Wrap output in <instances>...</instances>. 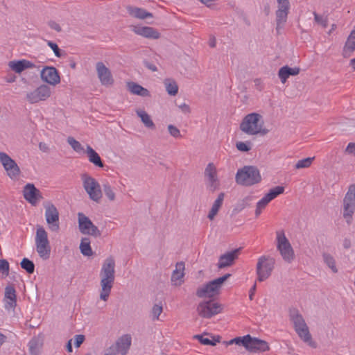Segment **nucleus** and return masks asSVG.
Masks as SVG:
<instances>
[{"label":"nucleus","instance_id":"f257e3e1","mask_svg":"<svg viewBox=\"0 0 355 355\" xmlns=\"http://www.w3.org/2000/svg\"><path fill=\"white\" fill-rule=\"evenodd\" d=\"M101 292L100 298L107 301L115 278V261L112 257H107L103 262L101 272Z\"/></svg>","mask_w":355,"mask_h":355},{"label":"nucleus","instance_id":"f03ea898","mask_svg":"<svg viewBox=\"0 0 355 355\" xmlns=\"http://www.w3.org/2000/svg\"><path fill=\"white\" fill-rule=\"evenodd\" d=\"M289 318L298 336L311 347H315V343L312 340L309 327L297 309H289Z\"/></svg>","mask_w":355,"mask_h":355},{"label":"nucleus","instance_id":"7ed1b4c3","mask_svg":"<svg viewBox=\"0 0 355 355\" xmlns=\"http://www.w3.org/2000/svg\"><path fill=\"white\" fill-rule=\"evenodd\" d=\"M238 184L250 187L261 181L259 169L254 166H245L239 169L235 176Z\"/></svg>","mask_w":355,"mask_h":355},{"label":"nucleus","instance_id":"20e7f679","mask_svg":"<svg viewBox=\"0 0 355 355\" xmlns=\"http://www.w3.org/2000/svg\"><path fill=\"white\" fill-rule=\"evenodd\" d=\"M262 116L258 113H251L246 115L240 124V129L249 135H254L262 132L266 134V130H262Z\"/></svg>","mask_w":355,"mask_h":355},{"label":"nucleus","instance_id":"39448f33","mask_svg":"<svg viewBox=\"0 0 355 355\" xmlns=\"http://www.w3.org/2000/svg\"><path fill=\"white\" fill-rule=\"evenodd\" d=\"M231 276L227 273L223 277L215 279L209 282L206 284L199 287L196 291V295L198 297H213L218 295L223 284Z\"/></svg>","mask_w":355,"mask_h":355},{"label":"nucleus","instance_id":"423d86ee","mask_svg":"<svg viewBox=\"0 0 355 355\" xmlns=\"http://www.w3.org/2000/svg\"><path fill=\"white\" fill-rule=\"evenodd\" d=\"M275 259L270 256H261L258 259L256 266L257 280L263 282L270 275L275 268Z\"/></svg>","mask_w":355,"mask_h":355},{"label":"nucleus","instance_id":"0eeeda50","mask_svg":"<svg viewBox=\"0 0 355 355\" xmlns=\"http://www.w3.org/2000/svg\"><path fill=\"white\" fill-rule=\"evenodd\" d=\"M81 180L83 181V186L89 195V198L94 202H98L103 196L99 183L87 173L82 174Z\"/></svg>","mask_w":355,"mask_h":355},{"label":"nucleus","instance_id":"6e6552de","mask_svg":"<svg viewBox=\"0 0 355 355\" xmlns=\"http://www.w3.org/2000/svg\"><path fill=\"white\" fill-rule=\"evenodd\" d=\"M277 249L279 250L282 259L291 263L294 259V250L288 241L283 231H277Z\"/></svg>","mask_w":355,"mask_h":355},{"label":"nucleus","instance_id":"1a4fd4ad","mask_svg":"<svg viewBox=\"0 0 355 355\" xmlns=\"http://www.w3.org/2000/svg\"><path fill=\"white\" fill-rule=\"evenodd\" d=\"M355 211V184H350L343 199V217L348 224L351 223Z\"/></svg>","mask_w":355,"mask_h":355},{"label":"nucleus","instance_id":"9d476101","mask_svg":"<svg viewBox=\"0 0 355 355\" xmlns=\"http://www.w3.org/2000/svg\"><path fill=\"white\" fill-rule=\"evenodd\" d=\"M223 310L222 304L214 300L202 301L197 306L198 315L204 318H211L220 313Z\"/></svg>","mask_w":355,"mask_h":355},{"label":"nucleus","instance_id":"9b49d317","mask_svg":"<svg viewBox=\"0 0 355 355\" xmlns=\"http://www.w3.org/2000/svg\"><path fill=\"white\" fill-rule=\"evenodd\" d=\"M277 10L275 12L276 15V31L277 33H280L287 21L288 15L291 8L288 0H277Z\"/></svg>","mask_w":355,"mask_h":355},{"label":"nucleus","instance_id":"f8f14e48","mask_svg":"<svg viewBox=\"0 0 355 355\" xmlns=\"http://www.w3.org/2000/svg\"><path fill=\"white\" fill-rule=\"evenodd\" d=\"M78 218L79 230L81 233L89 234L95 237H98L101 235L98 227L84 214L79 212L78 214Z\"/></svg>","mask_w":355,"mask_h":355},{"label":"nucleus","instance_id":"ddd939ff","mask_svg":"<svg viewBox=\"0 0 355 355\" xmlns=\"http://www.w3.org/2000/svg\"><path fill=\"white\" fill-rule=\"evenodd\" d=\"M44 207L45 218L49 230L52 232H58L60 230L59 211L58 209L51 203H48Z\"/></svg>","mask_w":355,"mask_h":355},{"label":"nucleus","instance_id":"4468645a","mask_svg":"<svg viewBox=\"0 0 355 355\" xmlns=\"http://www.w3.org/2000/svg\"><path fill=\"white\" fill-rule=\"evenodd\" d=\"M51 91L46 85H42L33 92L26 94V100L31 104L37 103L42 101H46L50 97Z\"/></svg>","mask_w":355,"mask_h":355},{"label":"nucleus","instance_id":"2eb2a0df","mask_svg":"<svg viewBox=\"0 0 355 355\" xmlns=\"http://www.w3.org/2000/svg\"><path fill=\"white\" fill-rule=\"evenodd\" d=\"M0 161L10 178H15L19 175L20 173L19 166L15 160H13L6 153L3 152L0 153Z\"/></svg>","mask_w":355,"mask_h":355},{"label":"nucleus","instance_id":"dca6fc26","mask_svg":"<svg viewBox=\"0 0 355 355\" xmlns=\"http://www.w3.org/2000/svg\"><path fill=\"white\" fill-rule=\"evenodd\" d=\"M96 70L101 83L104 86H111L114 84V78L110 70L102 62L96 64Z\"/></svg>","mask_w":355,"mask_h":355},{"label":"nucleus","instance_id":"f3484780","mask_svg":"<svg viewBox=\"0 0 355 355\" xmlns=\"http://www.w3.org/2000/svg\"><path fill=\"white\" fill-rule=\"evenodd\" d=\"M40 76L43 81L51 85H56L60 82L58 71L54 67H45L41 71Z\"/></svg>","mask_w":355,"mask_h":355},{"label":"nucleus","instance_id":"a211bd4d","mask_svg":"<svg viewBox=\"0 0 355 355\" xmlns=\"http://www.w3.org/2000/svg\"><path fill=\"white\" fill-rule=\"evenodd\" d=\"M205 177L207 178L208 185L212 191L218 189L219 180L216 168L213 163H209L205 170Z\"/></svg>","mask_w":355,"mask_h":355},{"label":"nucleus","instance_id":"6ab92c4d","mask_svg":"<svg viewBox=\"0 0 355 355\" xmlns=\"http://www.w3.org/2000/svg\"><path fill=\"white\" fill-rule=\"evenodd\" d=\"M23 193L24 198L33 205L42 198L40 190L33 184H27L24 188Z\"/></svg>","mask_w":355,"mask_h":355},{"label":"nucleus","instance_id":"aec40b11","mask_svg":"<svg viewBox=\"0 0 355 355\" xmlns=\"http://www.w3.org/2000/svg\"><path fill=\"white\" fill-rule=\"evenodd\" d=\"M245 349L250 352H263L269 350V346L265 340L252 338L250 335V339L248 341V346Z\"/></svg>","mask_w":355,"mask_h":355},{"label":"nucleus","instance_id":"412c9836","mask_svg":"<svg viewBox=\"0 0 355 355\" xmlns=\"http://www.w3.org/2000/svg\"><path fill=\"white\" fill-rule=\"evenodd\" d=\"M132 31L137 35L148 39L157 40L160 37L159 32L150 26H134Z\"/></svg>","mask_w":355,"mask_h":355},{"label":"nucleus","instance_id":"4be33fe9","mask_svg":"<svg viewBox=\"0 0 355 355\" xmlns=\"http://www.w3.org/2000/svg\"><path fill=\"white\" fill-rule=\"evenodd\" d=\"M239 250V249H235L224 254H222L219 257V261L217 264L218 268H224L225 267L232 266L234 263L235 259H237Z\"/></svg>","mask_w":355,"mask_h":355},{"label":"nucleus","instance_id":"5701e85b","mask_svg":"<svg viewBox=\"0 0 355 355\" xmlns=\"http://www.w3.org/2000/svg\"><path fill=\"white\" fill-rule=\"evenodd\" d=\"M16 291L12 286H8L5 288V308L14 309L17 305Z\"/></svg>","mask_w":355,"mask_h":355},{"label":"nucleus","instance_id":"b1692460","mask_svg":"<svg viewBox=\"0 0 355 355\" xmlns=\"http://www.w3.org/2000/svg\"><path fill=\"white\" fill-rule=\"evenodd\" d=\"M131 345V337L130 335L125 334L119 338L114 345L117 350V354L126 355Z\"/></svg>","mask_w":355,"mask_h":355},{"label":"nucleus","instance_id":"393cba45","mask_svg":"<svg viewBox=\"0 0 355 355\" xmlns=\"http://www.w3.org/2000/svg\"><path fill=\"white\" fill-rule=\"evenodd\" d=\"M300 69L299 67L291 68L285 65L279 69L278 76L282 83L284 84L291 76H297L300 73Z\"/></svg>","mask_w":355,"mask_h":355},{"label":"nucleus","instance_id":"a878e982","mask_svg":"<svg viewBox=\"0 0 355 355\" xmlns=\"http://www.w3.org/2000/svg\"><path fill=\"white\" fill-rule=\"evenodd\" d=\"M9 67L17 73H21L26 69L33 68L34 64L26 60H21L17 61H10L8 63Z\"/></svg>","mask_w":355,"mask_h":355},{"label":"nucleus","instance_id":"bb28decb","mask_svg":"<svg viewBox=\"0 0 355 355\" xmlns=\"http://www.w3.org/2000/svg\"><path fill=\"white\" fill-rule=\"evenodd\" d=\"M355 51V29L348 36L343 50V55L349 58Z\"/></svg>","mask_w":355,"mask_h":355},{"label":"nucleus","instance_id":"cd10ccee","mask_svg":"<svg viewBox=\"0 0 355 355\" xmlns=\"http://www.w3.org/2000/svg\"><path fill=\"white\" fill-rule=\"evenodd\" d=\"M184 263L182 261L178 262L175 265V269L171 275V282L175 286H180L182 284L181 279L183 278L184 273Z\"/></svg>","mask_w":355,"mask_h":355},{"label":"nucleus","instance_id":"c85d7f7f","mask_svg":"<svg viewBox=\"0 0 355 355\" xmlns=\"http://www.w3.org/2000/svg\"><path fill=\"white\" fill-rule=\"evenodd\" d=\"M89 161L92 163L94 166L103 168L104 164L99 156V155L90 146H87L86 149Z\"/></svg>","mask_w":355,"mask_h":355},{"label":"nucleus","instance_id":"c756f323","mask_svg":"<svg viewBox=\"0 0 355 355\" xmlns=\"http://www.w3.org/2000/svg\"><path fill=\"white\" fill-rule=\"evenodd\" d=\"M128 13L137 19H144L148 17H152L153 14L147 12L146 10L137 7L128 6L127 8Z\"/></svg>","mask_w":355,"mask_h":355},{"label":"nucleus","instance_id":"7c9ffc66","mask_svg":"<svg viewBox=\"0 0 355 355\" xmlns=\"http://www.w3.org/2000/svg\"><path fill=\"white\" fill-rule=\"evenodd\" d=\"M136 113L137 116L141 118L142 123L146 128L152 130L155 128V125L151 119L150 115L147 114L144 110H136Z\"/></svg>","mask_w":355,"mask_h":355},{"label":"nucleus","instance_id":"2f4dec72","mask_svg":"<svg viewBox=\"0 0 355 355\" xmlns=\"http://www.w3.org/2000/svg\"><path fill=\"white\" fill-rule=\"evenodd\" d=\"M49 243V241L46 231L42 226L38 225L35 234V245Z\"/></svg>","mask_w":355,"mask_h":355},{"label":"nucleus","instance_id":"473e14b6","mask_svg":"<svg viewBox=\"0 0 355 355\" xmlns=\"http://www.w3.org/2000/svg\"><path fill=\"white\" fill-rule=\"evenodd\" d=\"M205 335H208L207 334H204L201 335H194L193 338L198 340L201 344L204 345H211L215 346L218 343L220 342V337L218 336L216 338L215 336L212 337V340L209 339L208 338H205Z\"/></svg>","mask_w":355,"mask_h":355},{"label":"nucleus","instance_id":"72a5a7b5","mask_svg":"<svg viewBox=\"0 0 355 355\" xmlns=\"http://www.w3.org/2000/svg\"><path fill=\"white\" fill-rule=\"evenodd\" d=\"M164 84L167 93L171 96H175L178 92V86L174 80L166 78Z\"/></svg>","mask_w":355,"mask_h":355},{"label":"nucleus","instance_id":"f704fd0d","mask_svg":"<svg viewBox=\"0 0 355 355\" xmlns=\"http://www.w3.org/2000/svg\"><path fill=\"white\" fill-rule=\"evenodd\" d=\"M36 250L41 258L46 259L50 256L51 246L49 243L36 244Z\"/></svg>","mask_w":355,"mask_h":355},{"label":"nucleus","instance_id":"c9c22d12","mask_svg":"<svg viewBox=\"0 0 355 355\" xmlns=\"http://www.w3.org/2000/svg\"><path fill=\"white\" fill-rule=\"evenodd\" d=\"M81 253L85 256H91L93 254L90 246V240L88 238H83L80 244Z\"/></svg>","mask_w":355,"mask_h":355},{"label":"nucleus","instance_id":"e433bc0d","mask_svg":"<svg viewBox=\"0 0 355 355\" xmlns=\"http://www.w3.org/2000/svg\"><path fill=\"white\" fill-rule=\"evenodd\" d=\"M322 258L324 263L331 270V271L334 273L338 272L337 267L336 266L335 259L332 255L329 253H323Z\"/></svg>","mask_w":355,"mask_h":355},{"label":"nucleus","instance_id":"4c0bfd02","mask_svg":"<svg viewBox=\"0 0 355 355\" xmlns=\"http://www.w3.org/2000/svg\"><path fill=\"white\" fill-rule=\"evenodd\" d=\"M250 339V335L248 334L246 336H244L243 337H236L235 338H233L229 341L224 342V343L227 346L233 344L242 345L245 348L248 346V341Z\"/></svg>","mask_w":355,"mask_h":355},{"label":"nucleus","instance_id":"58836bf2","mask_svg":"<svg viewBox=\"0 0 355 355\" xmlns=\"http://www.w3.org/2000/svg\"><path fill=\"white\" fill-rule=\"evenodd\" d=\"M284 191V187L282 186H277L272 189H271L268 193L265 195V196L271 201L275 199L279 195L283 193Z\"/></svg>","mask_w":355,"mask_h":355},{"label":"nucleus","instance_id":"ea45409f","mask_svg":"<svg viewBox=\"0 0 355 355\" xmlns=\"http://www.w3.org/2000/svg\"><path fill=\"white\" fill-rule=\"evenodd\" d=\"M21 267L25 270L28 274H33L35 270L34 263L28 258H24L21 263Z\"/></svg>","mask_w":355,"mask_h":355},{"label":"nucleus","instance_id":"a19ab883","mask_svg":"<svg viewBox=\"0 0 355 355\" xmlns=\"http://www.w3.org/2000/svg\"><path fill=\"white\" fill-rule=\"evenodd\" d=\"M313 159L314 157L300 159L296 163L295 167L296 169L308 168L311 165Z\"/></svg>","mask_w":355,"mask_h":355},{"label":"nucleus","instance_id":"79ce46f5","mask_svg":"<svg viewBox=\"0 0 355 355\" xmlns=\"http://www.w3.org/2000/svg\"><path fill=\"white\" fill-rule=\"evenodd\" d=\"M103 189L105 195L107 197V198L111 201L114 200L115 193L107 182L103 183Z\"/></svg>","mask_w":355,"mask_h":355},{"label":"nucleus","instance_id":"37998d69","mask_svg":"<svg viewBox=\"0 0 355 355\" xmlns=\"http://www.w3.org/2000/svg\"><path fill=\"white\" fill-rule=\"evenodd\" d=\"M163 311V307L161 304H155L152 308L151 310V316L153 320H157L159 319V316Z\"/></svg>","mask_w":355,"mask_h":355},{"label":"nucleus","instance_id":"c03bdc74","mask_svg":"<svg viewBox=\"0 0 355 355\" xmlns=\"http://www.w3.org/2000/svg\"><path fill=\"white\" fill-rule=\"evenodd\" d=\"M67 142L75 151L78 153L83 150V147L81 144L73 137H69L67 138Z\"/></svg>","mask_w":355,"mask_h":355},{"label":"nucleus","instance_id":"a18cd8bd","mask_svg":"<svg viewBox=\"0 0 355 355\" xmlns=\"http://www.w3.org/2000/svg\"><path fill=\"white\" fill-rule=\"evenodd\" d=\"M315 21L322 26L323 28H326L328 26L327 17L318 15L317 12H313Z\"/></svg>","mask_w":355,"mask_h":355},{"label":"nucleus","instance_id":"49530a36","mask_svg":"<svg viewBox=\"0 0 355 355\" xmlns=\"http://www.w3.org/2000/svg\"><path fill=\"white\" fill-rule=\"evenodd\" d=\"M29 351L32 355H37L39 352V343L37 339H32L28 343Z\"/></svg>","mask_w":355,"mask_h":355},{"label":"nucleus","instance_id":"de8ad7c7","mask_svg":"<svg viewBox=\"0 0 355 355\" xmlns=\"http://www.w3.org/2000/svg\"><path fill=\"white\" fill-rule=\"evenodd\" d=\"M127 87L128 90L133 94L138 95L140 89L143 87L141 85L134 83V82H128L127 83Z\"/></svg>","mask_w":355,"mask_h":355},{"label":"nucleus","instance_id":"09e8293b","mask_svg":"<svg viewBox=\"0 0 355 355\" xmlns=\"http://www.w3.org/2000/svg\"><path fill=\"white\" fill-rule=\"evenodd\" d=\"M250 141H239L236 144V148L241 152H248L251 149Z\"/></svg>","mask_w":355,"mask_h":355},{"label":"nucleus","instance_id":"8fccbe9b","mask_svg":"<svg viewBox=\"0 0 355 355\" xmlns=\"http://www.w3.org/2000/svg\"><path fill=\"white\" fill-rule=\"evenodd\" d=\"M168 130L169 134L175 138H180L182 137L180 130L176 126H175L173 125H171V124L168 125Z\"/></svg>","mask_w":355,"mask_h":355},{"label":"nucleus","instance_id":"3c124183","mask_svg":"<svg viewBox=\"0 0 355 355\" xmlns=\"http://www.w3.org/2000/svg\"><path fill=\"white\" fill-rule=\"evenodd\" d=\"M0 272H2L3 275H8L9 263L6 259H0Z\"/></svg>","mask_w":355,"mask_h":355},{"label":"nucleus","instance_id":"603ef678","mask_svg":"<svg viewBox=\"0 0 355 355\" xmlns=\"http://www.w3.org/2000/svg\"><path fill=\"white\" fill-rule=\"evenodd\" d=\"M47 45L53 51L56 57L61 58L62 56L61 50L59 49L57 44L53 42L52 41H47Z\"/></svg>","mask_w":355,"mask_h":355},{"label":"nucleus","instance_id":"864d4df0","mask_svg":"<svg viewBox=\"0 0 355 355\" xmlns=\"http://www.w3.org/2000/svg\"><path fill=\"white\" fill-rule=\"evenodd\" d=\"M224 196H225V193H219V195L218 196V198L214 201V204L212 205V207L219 210V209L220 208V207H221V205L223 204V200H224Z\"/></svg>","mask_w":355,"mask_h":355},{"label":"nucleus","instance_id":"5fc2aeb1","mask_svg":"<svg viewBox=\"0 0 355 355\" xmlns=\"http://www.w3.org/2000/svg\"><path fill=\"white\" fill-rule=\"evenodd\" d=\"M48 25L51 28V29H53L55 31H56L57 32L60 33L62 31V28L61 26H60L59 24H58L56 21H53V20H51L48 22Z\"/></svg>","mask_w":355,"mask_h":355},{"label":"nucleus","instance_id":"6e6d98bb","mask_svg":"<svg viewBox=\"0 0 355 355\" xmlns=\"http://www.w3.org/2000/svg\"><path fill=\"white\" fill-rule=\"evenodd\" d=\"M85 337L84 335H76L75 336V346L76 347H79L82 343L85 341Z\"/></svg>","mask_w":355,"mask_h":355},{"label":"nucleus","instance_id":"4d7b16f0","mask_svg":"<svg viewBox=\"0 0 355 355\" xmlns=\"http://www.w3.org/2000/svg\"><path fill=\"white\" fill-rule=\"evenodd\" d=\"M270 201L264 196L257 203V206L261 209H265Z\"/></svg>","mask_w":355,"mask_h":355},{"label":"nucleus","instance_id":"13d9d810","mask_svg":"<svg viewBox=\"0 0 355 355\" xmlns=\"http://www.w3.org/2000/svg\"><path fill=\"white\" fill-rule=\"evenodd\" d=\"M178 107L180 110L184 113V114H189L191 112V109L189 105L184 103L182 104H180L178 105Z\"/></svg>","mask_w":355,"mask_h":355},{"label":"nucleus","instance_id":"bf43d9fd","mask_svg":"<svg viewBox=\"0 0 355 355\" xmlns=\"http://www.w3.org/2000/svg\"><path fill=\"white\" fill-rule=\"evenodd\" d=\"M144 66L148 69L149 70L152 71H157V67L155 66V64H154L153 63L148 61V60H144Z\"/></svg>","mask_w":355,"mask_h":355},{"label":"nucleus","instance_id":"052dcab7","mask_svg":"<svg viewBox=\"0 0 355 355\" xmlns=\"http://www.w3.org/2000/svg\"><path fill=\"white\" fill-rule=\"evenodd\" d=\"M345 153L351 155H355V144L354 143H349L347 145Z\"/></svg>","mask_w":355,"mask_h":355},{"label":"nucleus","instance_id":"680f3d73","mask_svg":"<svg viewBox=\"0 0 355 355\" xmlns=\"http://www.w3.org/2000/svg\"><path fill=\"white\" fill-rule=\"evenodd\" d=\"M117 350L114 345L110 346L105 350L104 355H117Z\"/></svg>","mask_w":355,"mask_h":355},{"label":"nucleus","instance_id":"e2e57ef3","mask_svg":"<svg viewBox=\"0 0 355 355\" xmlns=\"http://www.w3.org/2000/svg\"><path fill=\"white\" fill-rule=\"evenodd\" d=\"M138 96L142 97H148L150 96V92L146 88L142 87L141 89H140Z\"/></svg>","mask_w":355,"mask_h":355},{"label":"nucleus","instance_id":"0e129e2a","mask_svg":"<svg viewBox=\"0 0 355 355\" xmlns=\"http://www.w3.org/2000/svg\"><path fill=\"white\" fill-rule=\"evenodd\" d=\"M218 210L217 209L213 208L211 207V210L209 211V213L208 214V218L210 220H213L216 215L217 214Z\"/></svg>","mask_w":355,"mask_h":355},{"label":"nucleus","instance_id":"69168bd1","mask_svg":"<svg viewBox=\"0 0 355 355\" xmlns=\"http://www.w3.org/2000/svg\"><path fill=\"white\" fill-rule=\"evenodd\" d=\"M39 148L42 152H48L49 151V146L44 142H40L39 144Z\"/></svg>","mask_w":355,"mask_h":355},{"label":"nucleus","instance_id":"338daca9","mask_svg":"<svg viewBox=\"0 0 355 355\" xmlns=\"http://www.w3.org/2000/svg\"><path fill=\"white\" fill-rule=\"evenodd\" d=\"M343 247L345 249H348L351 247V241L349 239H345L343 241Z\"/></svg>","mask_w":355,"mask_h":355},{"label":"nucleus","instance_id":"774afa93","mask_svg":"<svg viewBox=\"0 0 355 355\" xmlns=\"http://www.w3.org/2000/svg\"><path fill=\"white\" fill-rule=\"evenodd\" d=\"M216 38L214 37H211L209 41V46L211 48H214L216 46Z\"/></svg>","mask_w":355,"mask_h":355}]
</instances>
